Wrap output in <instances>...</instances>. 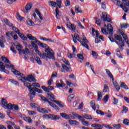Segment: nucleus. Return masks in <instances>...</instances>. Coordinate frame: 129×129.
<instances>
[{"label": "nucleus", "mask_w": 129, "mask_h": 129, "mask_svg": "<svg viewBox=\"0 0 129 129\" xmlns=\"http://www.w3.org/2000/svg\"><path fill=\"white\" fill-rule=\"evenodd\" d=\"M120 86L121 88H123L124 89H128V87L125 84V83L120 82Z\"/></svg>", "instance_id": "nucleus-25"}, {"label": "nucleus", "mask_w": 129, "mask_h": 129, "mask_svg": "<svg viewBox=\"0 0 129 129\" xmlns=\"http://www.w3.org/2000/svg\"><path fill=\"white\" fill-rule=\"evenodd\" d=\"M108 99H109V96L108 95H106L104 97L103 100L105 103H106L108 101Z\"/></svg>", "instance_id": "nucleus-47"}, {"label": "nucleus", "mask_w": 129, "mask_h": 129, "mask_svg": "<svg viewBox=\"0 0 129 129\" xmlns=\"http://www.w3.org/2000/svg\"><path fill=\"white\" fill-rule=\"evenodd\" d=\"M116 5L118 6V7H120V8H121V7H122V6H123V3H122V2H120V1H116Z\"/></svg>", "instance_id": "nucleus-59"}, {"label": "nucleus", "mask_w": 129, "mask_h": 129, "mask_svg": "<svg viewBox=\"0 0 129 129\" xmlns=\"http://www.w3.org/2000/svg\"><path fill=\"white\" fill-rule=\"evenodd\" d=\"M72 37H73V40L74 43H77V41H79V42L81 43L82 46L86 48V49H89V46H88V44L83 42V41H82L81 40H80V38L79 37V36H76L73 37V35H72Z\"/></svg>", "instance_id": "nucleus-5"}, {"label": "nucleus", "mask_w": 129, "mask_h": 129, "mask_svg": "<svg viewBox=\"0 0 129 129\" xmlns=\"http://www.w3.org/2000/svg\"><path fill=\"white\" fill-rule=\"evenodd\" d=\"M18 79L20 81L24 83L25 81H29V82H36L37 81L36 79L33 76V75H28L27 77H20Z\"/></svg>", "instance_id": "nucleus-4"}, {"label": "nucleus", "mask_w": 129, "mask_h": 129, "mask_svg": "<svg viewBox=\"0 0 129 129\" xmlns=\"http://www.w3.org/2000/svg\"><path fill=\"white\" fill-rule=\"evenodd\" d=\"M38 96H39V97H41L42 100H43L45 102H47L48 103V101H48V99H47V98H46V97H45L43 96L38 95Z\"/></svg>", "instance_id": "nucleus-55"}, {"label": "nucleus", "mask_w": 129, "mask_h": 129, "mask_svg": "<svg viewBox=\"0 0 129 129\" xmlns=\"http://www.w3.org/2000/svg\"><path fill=\"white\" fill-rule=\"evenodd\" d=\"M121 27L123 28L124 29H126V28H128V24L123 23L121 25Z\"/></svg>", "instance_id": "nucleus-60"}, {"label": "nucleus", "mask_w": 129, "mask_h": 129, "mask_svg": "<svg viewBox=\"0 0 129 129\" xmlns=\"http://www.w3.org/2000/svg\"><path fill=\"white\" fill-rule=\"evenodd\" d=\"M123 123H124V124H126V125H128L129 120L127 119H124L123 121Z\"/></svg>", "instance_id": "nucleus-64"}, {"label": "nucleus", "mask_w": 129, "mask_h": 129, "mask_svg": "<svg viewBox=\"0 0 129 129\" xmlns=\"http://www.w3.org/2000/svg\"><path fill=\"white\" fill-rule=\"evenodd\" d=\"M27 38H29L30 41H31V44L32 47L35 49H38V45L40 46V47H42V48H46L47 47V44L40 42L37 38L35 37V36H33V35H32L31 34H27ZM36 44H37L38 45H37Z\"/></svg>", "instance_id": "nucleus-2"}, {"label": "nucleus", "mask_w": 129, "mask_h": 129, "mask_svg": "<svg viewBox=\"0 0 129 129\" xmlns=\"http://www.w3.org/2000/svg\"><path fill=\"white\" fill-rule=\"evenodd\" d=\"M60 115L63 117V118H65L66 119H69V116L68 115L65 113H60Z\"/></svg>", "instance_id": "nucleus-38"}, {"label": "nucleus", "mask_w": 129, "mask_h": 129, "mask_svg": "<svg viewBox=\"0 0 129 129\" xmlns=\"http://www.w3.org/2000/svg\"><path fill=\"white\" fill-rule=\"evenodd\" d=\"M125 7H129V1H123V6Z\"/></svg>", "instance_id": "nucleus-57"}, {"label": "nucleus", "mask_w": 129, "mask_h": 129, "mask_svg": "<svg viewBox=\"0 0 129 129\" xmlns=\"http://www.w3.org/2000/svg\"><path fill=\"white\" fill-rule=\"evenodd\" d=\"M69 122L70 124H75L76 125H78V124H79V122L77 120H69Z\"/></svg>", "instance_id": "nucleus-27"}, {"label": "nucleus", "mask_w": 129, "mask_h": 129, "mask_svg": "<svg viewBox=\"0 0 129 129\" xmlns=\"http://www.w3.org/2000/svg\"><path fill=\"white\" fill-rule=\"evenodd\" d=\"M35 60H36L37 63H38V64H39V65H42V61H41L40 57H36L35 58Z\"/></svg>", "instance_id": "nucleus-50"}, {"label": "nucleus", "mask_w": 129, "mask_h": 129, "mask_svg": "<svg viewBox=\"0 0 129 129\" xmlns=\"http://www.w3.org/2000/svg\"><path fill=\"white\" fill-rule=\"evenodd\" d=\"M2 107H4V108L7 107V106L8 105V101L6 99L3 98L2 99Z\"/></svg>", "instance_id": "nucleus-19"}, {"label": "nucleus", "mask_w": 129, "mask_h": 129, "mask_svg": "<svg viewBox=\"0 0 129 129\" xmlns=\"http://www.w3.org/2000/svg\"><path fill=\"white\" fill-rule=\"evenodd\" d=\"M121 36H122L123 38L124 39V41H126L127 39V36L124 34V33H122L121 34Z\"/></svg>", "instance_id": "nucleus-63"}, {"label": "nucleus", "mask_w": 129, "mask_h": 129, "mask_svg": "<svg viewBox=\"0 0 129 129\" xmlns=\"http://www.w3.org/2000/svg\"><path fill=\"white\" fill-rule=\"evenodd\" d=\"M107 31H108L109 34H112L113 29L112 28V26H111V24H108L107 25Z\"/></svg>", "instance_id": "nucleus-22"}, {"label": "nucleus", "mask_w": 129, "mask_h": 129, "mask_svg": "<svg viewBox=\"0 0 129 129\" xmlns=\"http://www.w3.org/2000/svg\"><path fill=\"white\" fill-rule=\"evenodd\" d=\"M32 7L33 5L32 4V3H29L26 6L25 8L23 9L22 12H24L25 14H26L29 12V11H30L31 9H32Z\"/></svg>", "instance_id": "nucleus-9"}, {"label": "nucleus", "mask_w": 129, "mask_h": 129, "mask_svg": "<svg viewBox=\"0 0 129 129\" xmlns=\"http://www.w3.org/2000/svg\"><path fill=\"white\" fill-rule=\"evenodd\" d=\"M96 113H97V114H100V115H104V112L101 110H97L96 111Z\"/></svg>", "instance_id": "nucleus-62"}, {"label": "nucleus", "mask_w": 129, "mask_h": 129, "mask_svg": "<svg viewBox=\"0 0 129 129\" xmlns=\"http://www.w3.org/2000/svg\"><path fill=\"white\" fill-rule=\"evenodd\" d=\"M72 114L75 116V117H77L78 119H82V116H80L79 114H77L75 112H73Z\"/></svg>", "instance_id": "nucleus-40"}, {"label": "nucleus", "mask_w": 129, "mask_h": 129, "mask_svg": "<svg viewBox=\"0 0 129 129\" xmlns=\"http://www.w3.org/2000/svg\"><path fill=\"white\" fill-rule=\"evenodd\" d=\"M1 58H2V61H3V62H5V63H10V60H9V59L8 58H7L6 57L2 56Z\"/></svg>", "instance_id": "nucleus-52"}, {"label": "nucleus", "mask_w": 129, "mask_h": 129, "mask_svg": "<svg viewBox=\"0 0 129 129\" xmlns=\"http://www.w3.org/2000/svg\"><path fill=\"white\" fill-rule=\"evenodd\" d=\"M19 37L22 39V40H24V41H27L28 40V38L24 35V34H22L21 32L18 34Z\"/></svg>", "instance_id": "nucleus-41"}, {"label": "nucleus", "mask_w": 129, "mask_h": 129, "mask_svg": "<svg viewBox=\"0 0 129 129\" xmlns=\"http://www.w3.org/2000/svg\"><path fill=\"white\" fill-rule=\"evenodd\" d=\"M32 86H34V87H38V88H41V86L40 85V84L38 83H33L32 85Z\"/></svg>", "instance_id": "nucleus-53"}, {"label": "nucleus", "mask_w": 129, "mask_h": 129, "mask_svg": "<svg viewBox=\"0 0 129 129\" xmlns=\"http://www.w3.org/2000/svg\"><path fill=\"white\" fill-rule=\"evenodd\" d=\"M22 53H23V54H29L30 52L29 51V49H28L27 48H25V50H22Z\"/></svg>", "instance_id": "nucleus-54"}, {"label": "nucleus", "mask_w": 129, "mask_h": 129, "mask_svg": "<svg viewBox=\"0 0 129 129\" xmlns=\"http://www.w3.org/2000/svg\"><path fill=\"white\" fill-rule=\"evenodd\" d=\"M62 61L63 63L66 64V65H67L68 66H70V62L68 60L66 59V58H62Z\"/></svg>", "instance_id": "nucleus-45"}, {"label": "nucleus", "mask_w": 129, "mask_h": 129, "mask_svg": "<svg viewBox=\"0 0 129 129\" xmlns=\"http://www.w3.org/2000/svg\"><path fill=\"white\" fill-rule=\"evenodd\" d=\"M115 39H113L111 36L109 37V40L111 41V42H115L118 46H119V49L120 50H122V47H124V41H122V37H121V36L118 35H114Z\"/></svg>", "instance_id": "nucleus-3"}, {"label": "nucleus", "mask_w": 129, "mask_h": 129, "mask_svg": "<svg viewBox=\"0 0 129 129\" xmlns=\"http://www.w3.org/2000/svg\"><path fill=\"white\" fill-rule=\"evenodd\" d=\"M12 30H13V31H14V32H16V33H17V34H18V35L19 34V33H21V32H20V30H19V29H18L17 27L12 26Z\"/></svg>", "instance_id": "nucleus-48"}, {"label": "nucleus", "mask_w": 129, "mask_h": 129, "mask_svg": "<svg viewBox=\"0 0 129 129\" xmlns=\"http://www.w3.org/2000/svg\"><path fill=\"white\" fill-rule=\"evenodd\" d=\"M9 81L12 83V84H14V85H16V86H18L19 85V82L18 81L14 80V79H10L9 80Z\"/></svg>", "instance_id": "nucleus-37"}, {"label": "nucleus", "mask_w": 129, "mask_h": 129, "mask_svg": "<svg viewBox=\"0 0 129 129\" xmlns=\"http://www.w3.org/2000/svg\"><path fill=\"white\" fill-rule=\"evenodd\" d=\"M74 97H75V95H74V94L69 95L68 97V102H71V101H72V99H74Z\"/></svg>", "instance_id": "nucleus-36"}, {"label": "nucleus", "mask_w": 129, "mask_h": 129, "mask_svg": "<svg viewBox=\"0 0 129 129\" xmlns=\"http://www.w3.org/2000/svg\"><path fill=\"white\" fill-rule=\"evenodd\" d=\"M112 83L116 90H117L118 92L119 91V90H120V87H119V85L117 83V82L113 80H112Z\"/></svg>", "instance_id": "nucleus-14"}, {"label": "nucleus", "mask_w": 129, "mask_h": 129, "mask_svg": "<svg viewBox=\"0 0 129 129\" xmlns=\"http://www.w3.org/2000/svg\"><path fill=\"white\" fill-rule=\"evenodd\" d=\"M27 24L28 26H30V27H33L35 26V23L32 21L30 18H28L26 21Z\"/></svg>", "instance_id": "nucleus-20"}, {"label": "nucleus", "mask_w": 129, "mask_h": 129, "mask_svg": "<svg viewBox=\"0 0 129 129\" xmlns=\"http://www.w3.org/2000/svg\"><path fill=\"white\" fill-rule=\"evenodd\" d=\"M98 3H99V5H101L102 8L103 9V10H105V9H106L105 1L101 2V1H98Z\"/></svg>", "instance_id": "nucleus-31"}, {"label": "nucleus", "mask_w": 129, "mask_h": 129, "mask_svg": "<svg viewBox=\"0 0 129 129\" xmlns=\"http://www.w3.org/2000/svg\"><path fill=\"white\" fill-rule=\"evenodd\" d=\"M75 8V11L76 12H77L78 14H79V13H82V11H81V8L79 6L77 5L76 6Z\"/></svg>", "instance_id": "nucleus-39"}, {"label": "nucleus", "mask_w": 129, "mask_h": 129, "mask_svg": "<svg viewBox=\"0 0 129 129\" xmlns=\"http://www.w3.org/2000/svg\"><path fill=\"white\" fill-rule=\"evenodd\" d=\"M4 21L5 24L7 25V26H9V27H13V24L12 23H11L7 19H4Z\"/></svg>", "instance_id": "nucleus-33"}, {"label": "nucleus", "mask_w": 129, "mask_h": 129, "mask_svg": "<svg viewBox=\"0 0 129 129\" xmlns=\"http://www.w3.org/2000/svg\"><path fill=\"white\" fill-rule=\"evenodd\" d=\"M48 104H49L50 106H51V107H53V108L55 109L56 111H59V110H60V108H59L58 106H57L56 104H54L53 103H52L50 101H48Z\"/></svg>", "instance_id": "nucleus-12"}, {"label": "nucleus", "mask_w": 129, "mask_h": 129, "mask_svg": "<svg viewBox=\"0 0 129 129\" xmlns=\"http://www.w3.org/2000/svg\"><path fill=\"white\" fill-rule=\"evenodd\" d=\"M48 98H49V100L51 101H53V102H55V101H57V100H55L56 99V97L55 96L51 93H47Z\"/></svg>", "instance_id": "nucleus-11"}, {"label": "nucleus", "mask_w": 129, "mask_h": 129, "mask_svg": "<svg viewBox=\"0 0 129 129\" xmlns=\"http://www.w3.org/2000/svg\"><path fill=\"white\" fill-rule=\"evenodd\" d=\"M38 111L39 112H46V113H48V112H50L51 110L50 109H46L44 108H37Z\"/></svg>", "instance_id": "nucleus-16"}, {"label": "nucleus", "mask_w": 129, "mask_h": 129, "mask_svg": "<svg viewBox=\"0 0 129 129\" xmlns=\"http://www.w3.org/2000/svg\"><path fill=\"white\" fill-rule=\"evenodd\" d=\"M34 90V91H36L38 93H43V91L41 89H38L36 87L32 88V91Z\"/></svg>", "instance_id": "nucleus-42"}, {"label": "nucleus", "mask_w": 129, "mask_h": 129, "mask_svg": "<svg viewBox=\"0 0 129 129\" xmlns=\"http://www.w3.org/2000/svg\"><path fill=\"white\" fill-rule=\"evenodd\" d=\"M113 126L115 129H119L120 128V124H114Z\"/></svg>", "instance_id": "nucleus-58"}, {"label": "nucleus", "mask_w": 129, "mask_h": 129, "mask_svg": "<svg viewBox=\"0 0 129 129\" xmlns=\"http://www.w3.org/2000/svg\"><path fill=\"white\" fill-rule=\"evenodd\" d=\"M14 106H15L14 104H12L11 103H9V104H7V105L6 106V107H5V108H6L7 109H10L11 110H12V109H13V108H14Z\"/></svg>", "instance_id": "nucleus-30"}, {"label": "nucleus", "mask_w": 129, "mask_h": 129, "mask_svg": "<svg viewBox=\"0 0 129 129\" xmlns=\"http://www.w3.org/2000/svg\"><path fill=\"white\" fill-rule=\"evenodd\" d=\"M22 48L23 46L20 44L16 46V49L17 50H18V51H19L20 54H21V53H22V52L23 51V50H22Z\"/></svg>", "instance_id": "nucleus-35"}, {"label": "nucleus", "mask_w": 129, "mask_h": 129, "mask_svg": "<svg viewBox=\"0 0 129 129\" xmlns=\"http://www.w3.org/2000/svg\"><path fill=\"white\" fill-rule=\"evenodd\" d=\"M48 4L49 6H51V7H54V8H57V7H58V8H61V4H62V1H59L56 3V2L54 1H50L48 2Z\"/></svg>", "instance_id": "nucleus-6"}, {"label": "nucleus", "mask_w": 129, "mask_h": 129, "mask_svg": "<svg viewBox=\"0 0 129 129\" xmlns=\"http://www.w3.org/2000/svg\"><path fill=\"white\" fill-rule=\"evenodd\" d=\"M23 119L26 121V122H29V123L32 122V119H31L30 117H23Z\"/></svg>", "instance_id": "nucleus-34"}, {"label": "nucleus", "mask_w": 129, "mask_h": 129, "mask_svg": "<svg viewBox=\"0 0 129 129\" xmlns=\"http://www.w3.org/2000/svg\"><path fill=\"white\" fill-rule=\"evenodd\" d=\"M28 112L29 115H36L37 114V112L35 111L28 110Z\"/></svg>", "instance_id": "nucleus-46"}, {"label": "nucleus", "mask_w": 129, "mask_h": 129, "mask_svg": "<svg viewBox=\"0 0 129 129\" xmlns=\"http://www.w3.org/2000/svg\"><path fill=\"white\" fill-rule=\"evenodd\" d=\"M82 116L86 119H92L93 117L88 114H82Z\"/></svg>", "instance_id": "nucleus-18"}, {"label": "nucleus", "mask_w": 129, "mask_h": 129, "mask_svg": "<svg viewBox=\"0 0 129 129\" xmlns=\"http://www.w3.org/2000/svg\"><path fill=\"white\" fill-rule=\"evenodd\" d=\"M35 95H36V92L35 91H32V92L30 93L29 94V96L31 98V99H33V98L35 97Z\"/></svg>", "instance_id": "nucleus-43"}, {"label": "nucleus", "mask_w": 129, "mask_h": 129, "mask_svg": "<svg viewBox=\"0 0 129 129\" xmlns=\"http://www.w3.org/2000/svg\"><path fill=\"white\" fill-rule=\"evenodd\" d=\"M24 85L28 88V90L30 92H32L33 91V88H32V85H31V84L27 82H24Z\"/></svg>", "instance_id": "nucleus-15"}, {"label": "nucleus", "mask_w": 129, "mask_h": 129, "mask_svg": "<svg viewBox=\"0 0 129 129\" xmlns=\"http://www.w3.org/2000/svg\"><path fill=\"white\" fill-rule=\"evenodd\" d=\"M105 71L106 72V74H107L108 76L110 77V78H111L112 80H114L113 76L112 75V74H111V72L109 71V70L106 69Z\"/></svg>", "instance_id": "nucleus-24"}, {"label": "nucleus", "mask_w": 129, "mask_h": 129, "mask_svg": "<svg viewBox=\"0 0 129 129\" xmlns=\"http://www.w3.org/2000/svg\"><path fill=\"white\" fill-rule=\"evenodd\" d=\"M50 118L53 120H56L57 119H60V116L57 115L50 114Z\"/></svg>", "instance_id": "nucleus-23"}, {"label": "nucleus", "mask_w": 129, "mask_h": 129, "mask_svg": "<svg viewBox=\"0 0 129 129\" xmlns=\"http://www.w3.org/2000/svg\"><path fill=\"white\" fill-rule=\"evenodd\" d=\"M76 54L73 53V54L70 53H68V58H69L70 59H72V58H73V57H75L76 56Z\"/></svg>", "instance_id": "nucleus-56"}, {"label": "nucleus", "mask_w": 129, "mask_h": 129, "mask_svg": "<svg viewBox=\"0 0 129 129\" xmlns=\"http://www.w3.org/2000/svg\"><path fill=\"white\" fill-rule=\"evenodd\" d=\"M54 103H56V104H57V105H58V106H59L61 108H63V107H64L63 103L61 101L56 100V101H54Z\"/></svg>", "instance_id": "nucleus-29"}, {"label": "nucleus", "mask_w": 129, "mask_h": 129, "mask_svg": "<svg viewBox=\"0 0 129 129\" xmlns=\"http://www.w3.org/2000/svg\"><path fill=\"white\" fill-rule=\"evenodd\" d=\"M77 56L78 58H79V59H81V60H83L84 59V57L83 56V55H82V54L81 53L78 54Z\"/></svg>", "instance_id": "nucleus-61"}, {"label": "nucleus", "mask_w": 129, "mask_h": 129, "mask_svg": "<svg viewBox=\"0 0 129 129\" xmlns=\"http://www.w3.org/2000/svg\"><path fill=\"white\" fill-rule=\"evenodd\" d=\"M41 88L45 91V92H50V90L52 91L54 89V87L53 86H49L47 87H46L44 86H41Z\"/></svg>", "instance_id": "nucleus-10"}, {"label": "nucleus", "mask_w": 129, "mask_h": 129, "mask_svg": "<svg viewBox=\"0 0 129 129\" xmlns=\"http://www.w3.org/2000/svg\"><path fill=\"white\" fill-rule=\"evenodd\" d=\"M81 121L82 124H83V125H85L86 126H88V125H90V124H91V123H89V121H85V119H81Z\"/></svg>", "instance_id": "nucleus-21"}, {"label": "nucleus", "mask_w": 129, "mask_h": 129, "mask_svg": "<svg viewBox=\"0 0 129 129\" xmlns=\"http://www.w3.org/2000/svg\"><path fill=\"white\" fill-rule=\"evenodd\" d=\"M102 15V16L101 17V19H103V21H104V22H111V19L110 18H109L107 16V13L105 12H103Z\"/></svg>", "instance_id": "nucleus-7"}, {"label": "nucleus", "mask_w": 129, "mask_h": 129, "mask_svg": "<svg viewBox=\"0 0 129 129\" xmlns=\"http://www.w3.org/2000/svg\"><path fill=\"white\" fill-rule=\"evenodd\" d=\"M6 42V40H5V37H2V40L0 39V46L1 48H5V43Z\"/></svg>", "instance_id": "nucleus-28"}, {"label": "nucleus", "mask_w": 129, "mask_h": 129, "mask_svg": "<svg viewBox=\"0 0 129 129\" xmlns=\"http://www.w3.org/2000/svg\"><path fill=\"white\" fill-rule=\"evenodd\" d=\"M122 112H125V113H126V112H127V111H128V109H127V107H126V106H122Z\"/></svg>", "instance_id": "nucleus-51"}, {"label": "nucleus", "mask_w": 129, "mask_h": 129, "mask_svg": "<svg viewBox=\"0 0 129 129\" xmlns=\"http://www.w3.org/2000/svg\"><path fill=\"white\" fill-rule=\"evenodd\" d=\"M12 72L14 73L15 75H18V76H24V74L20 73V72L18 71L15 69H12Z\"/></svg>", "instance_id": "nucleus-17"}, {"label": "nucleus", "mask_w": 129, "mask_h": 129, "mask_svg": "<svg viewBox=\"0 0 129 129\" xmlns=\"http://www.w3.org/2000/svg\"><path fill=\"white\" fill-rule=\"evenodd\" d=\"M45 49V51L46 53H41V52L38 50V46L37 48H35V51L36 54H38L39 56H40V58L42 59H45V57L46 58H48L49 59H53L55 60V56H54V52H53V50L51 49L48 45H46V47H43Z\"/></svg>", "instance_id": "nucleus-1"}, {"label": "nucleus", "mask_w": 129, "mask_h": 129, "mask_svg": "<svg viewBox=\"0 0 129 129\" xmlns=\"http://www.w3.org/2000/svg\"><path fill=\"white\" fill-rule=\"evenodd\" d=\"M66 26L70 29V30H72L73 32H75V30H76V25L75 24H71L70 22H68L66 24Z\"/></svg>", "instance_id": "nucleus-8"}, {"label": "nucleus", "mask_w": 129, "mask_h": 129, "mask_svg": "<svg viewBox=\"0 0 129 129\" xmlns=\"http://www.w3.org/2000/svg\"><path fill=\"white\" fill-rule=\"evenodd\" d=\"M92 55L95 59H97V57L98 56V55L97 54V53L95 52V51H92Z\"/></svg>", "instance_id": "nucleus-49"}, {"label": "nucleus", "mask_w": 129, "mask_h": 129, "mask_svg": "<svg viewBox=\"0 0 129 129\" xmlns=\"http://www.w3.org/2000/svg\"><path fill=\"white\" fill-rule=\"evenodd\" d=\"M103 92H109V87L107 86L106 85H104L103 87Z\"/></svg>", "instance_id": "nucleus-32"}, {"label": "nucleus", "mask_w": 129, "mask_h": 129, "mask_svg": "<svg viewBox=\"0 0 129 129\" xmlns=\"http://www.w3.org/2000/svg\"><path fill=\"white\" fill-rule=\"evenodd\" d=\"M90 104L94 110H95V109H96V106H95V101H91V102L90 103Z\"/></svg>", "instance_id": "nucleus-26"}, {"label": "nucleus", "mask_w": 129, "mask_h": 129, "mask_svg": "<svg viewBox=\"0 0 129 129\" xmlns=\"http://www.w3.org/2000/svg\"><path fill=\"white\" fill-rule=\"evenodd\" d=\"M98 101H100L102 98V93L101 92L98 91Z\"/></svg>", "instance_id": "nucleus-44"}, {"label": "nucleus", "mask_w": 129, "mask_h": 129, "mask_svg": "<svg viewBox=\"0 0 129 129\" xmlns=\"http://www.w3.org/2000/svg\"><path fill=\"white\" fill-rule=\"evenodd\" d=\"M61 67L62 68V69H61V72H65L64 70L67 72H69L70 71V69H71V68L68 67L64 64H61Z\"/></svg>", "instance_id": "nucleus-13"}]
</instances>
